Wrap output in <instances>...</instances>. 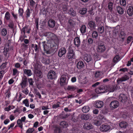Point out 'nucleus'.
<instances>
[{"label":"nucleus","instance_id":"obj_1","mask_svg":"<svg viewBox=\"0 0 133 133\" xmlns=\"http://www.w3.org/2000/svg\"><path fill=\"white\" fill-rule=\"evenodd\" d=\"M43 36L46 37L48 42L53 43H56L58 42L57 36L54 33L50 32H45L43 34Z\"/></svg>","mask_w":133,"mask_h":133},{"label":"nucleus","instance_id":"obj_2","mask_svg":"<svg viewBox=\"0 0 133 133\" xmlns=\"http://www.w3.org/2000/svg\"><path fill=\"white\" fill-rule=\"evenodd\" d=\"M42 44L44 51L46 53L50 54L52 52V48L54 46V44L48 42H46L44 41L43 42Z\"/></svg>","mask_w":133,"mask_h":133},{"label":"nucleus","instance_id":"obj_3","mask_svg":"<svg viewBox=\"0 0 133 133\" xmlns=\"http://www.w3.org/2000/svg\"><path fill=\"white\" fill-rule=\"evenodd\" d=\"M107 18L110 21V22L113 23L117 22L118 20L117 15L115 13H111L110 14H108Z\"/></svg>","mask_w":133,"mask_h":133},{"label":"nucleus","instance_id":"obj_4","mask_svg":"<svg viewBox=\"0 0 133 133\" xmlns=\"http://www.w3.org/2000/svg\"><path fill=\"white\" fill-rule=\"evenodd\" d=\"M113 128L111 127L110 125L106 124H103L100 127V130L101 132H106L111 130Z\"/></svg>","mask_w":133,"mask_h":133},{"label":"nucleus","instance_id":"obj_5","mask_svg":"<svg viewBox=\"0 0 133 133\" xmlns=\"http://www.w3.org/2000/svg\"><path fill=\"white\" fill-rule=\"evenodd\" d=\"M74 47L70 46L69 47L68 55V57L69 59L74 58L75 57V53L74 50Z\"/></svg>","mask_w":133,"mask_h":133},{"label":"nucleus","instance_id":"obj_6","mask_svg":"<svg viewBox=\"0 0 133 133\" xmlns=\"http://www.w3.org/2000/svg\"><path fill=\"white\" fill-rule=\"evenodd\" d=\"M57 77L56 72L53 70L49 71L48 74V78L51 80L55 79L57 78Z\"/></svg>","mask_w":133,"mask_h":133},{"label":"nucleus","instance_id":"obj_7","mask_svg":"<svg viewBox=\"0 0 133 133\" xmlns=\"http://www.w3.org/2000/svg\"><path fill=\"white\" fill-rule=\"evenodd\" d=\"M41 67L39 65L35 66V73L39 78L42 77V74L40 70Z\"/></svg>","mask_w":133,"mask_h":133},{"label":"nucleus","instance_id":"obj_8","mask_svg":"<svg viewBox=\"0 0 133 133\" xmlns=\"http://www.w3.org/2000/svg\"><path fill=\"white\" fill-rule=\"evenodd\" d=\"M119 105V103L118 102L116 101H112L110 104V107L112 109L117 108Z\"/></svg>","mask_w":133,"mask_h":133},{"label":"nucleus","instance_id":"obj_9","mask_svg":"<svg viewBox=\"0 0 133 133\" xmlns=\"http://www.w3.org/2000/svg\"><path fill=\"white\" fill-rule=\"evenodd\" d=\"M68 77L66 74L62 75L60 78V84L63 85L65 84V81L66 77Z\"/></svg>","mask_w":133,"mask_h":133},{"label":"nucleus","instance_id":"obj_10","mask_svg":"<svg viewBox=\"0 0 133 133\" xmlns=\"http://www.w3.org/2000/svg\"><path fill=\"white\" fill-rule=\"evenodd\" d=\"M105 49V47L103 44L98 45L97 48V50L99 52H102L104 51Z\"/></svg>","mask_w":133,"mask_h":133},{"label":"nucleus","instance_id":"obj_11","mask_svg":"<svg viewBox=\"0 0 133 133\" xmlns=\"http://www.w3.org/2000/svg\"><path fill=\"white\" fill-rule=\"evenodd\" d=\"M66 52V50L64 48H61L59 50L58 54V56L60 57H62L63 55L65 54Z\"/></svg>","mask_w":133,"mask_h":133},{"label":"nucleus","instance_id":"obj_12","mask_svg":"<svg viewBox=\"0 0 133 133\" xmlns=\"http://www.w3.org/2000/svg\"><path fill=\"white\" fill-rule=\"evenodd\" d=\"M93 128V126L89 122L85 123L83 126L84 129H87L90 130L92 129Z\"/></svg>","mask_w":133,"mask_h":133},{"label":"nucleus","instance_id":"obj_13","mask_svg":"<svg viewBox=\"0 0 133 133\" xmlns=\"http://www.w3.org/2000/svg\"><path fill=\"white\" fill-rule=\"evenodd\" d=\"M129 79V78L128 76L126 75H124L121 78H118L117 80V81L118 83H119L120 82L125 81L128 79Z\"/></svg>","mask_w":133,"mask_h":133},{"label":"nucleus","instance_id":"obj_14","mask_svg":"<svg viewBox=\"0 0 133 133\" xmlns=\"http://www.w3.org/2000/svg\"><path fill=\"white\" fill-rule=\"evenodd\" d=\"M119 100L122 102H125L127 100V97L124 94H121L119 95Z\"/></svg>","mask_w":133,"mask_h":133},{"label":"nucleus","instance_id":"obj_15","mask_svg":"<svg viewBox=\"0 0 133 133\" xmlns=\"http://www.w3.org/2000/svg\"><path fill=\"white\" fill-rule=\"evenodd\" d=\"M95 107L96 108H100L103 105V103L102 101H98L95 102Z\"/></svg>","mask_w":133,"mask_h":133},{"label":"nucleus","instance_id":"obj_16","mask_svg":"<svg viewBox=\"0 0 133 133\" xmlns=\"http://www.w3.org/2000/svg\"><path fill=\"white\" fill-rule=\"evenodd\" d=\"M74 43L76 47H79L80 44V41L79 38L78 37H76L74 39Z\"/></svg>","mask_w":133,"mask_h":133},{"label":"nucleus","instance_id":"obj_17","mask_svg":"<svg viewBox=\"0 0 133 133\" xmlns=\"http://www.w3.org/2000/svg\"><path fill=\"white\" fill-rule=\"evenodd\" d=\"M27 78H23L22 82L20 83V85L22 88H24L27 85Z\"/></svg>","mask_w":133,"mask_h":133},{"label":"nucleus","instance_id":"obj_18","mask_svg":"<svg viewBox=\"0 0 133 133\" xmlns=\"http://www.w3.org/2000/svg\"><path fill=\"white\" fill-rule=\"evenodd\" d=\"M60 125L61 128L64 129H66L68 126L67 122L65 121L61 122L60 123Z\"/></svg>","mask_w":133,"mask_h":133},{"label":"nucleus","instance_id":"obj_19","mask_svg":"<svg viewBox=\"0 0 133 133\" xmlns=\"http://www.w3.org/2000/svg\"><path fill=\"white\" fill-rule=\"evenodd\" d=\"M55 21L52 19H50L48 21V24L49 27L53 28L55 26Z\"/></svg>","mask_w":133,"mask_h":133},{"label":"nucleus","instance_id":"obj_20","mask_svg":"<svg viewBox=\"0 0 133 133\" xmlns=\"http://www.w3.org/2000/svg\"><path fill=\"white\" fill-rule=\"evenodd\" d=\"M84 58V60L88 62H89L92 59L91 56L89 55H85Z\"/></svg>","mask_w":133,"mask_h":133},{"label":"nucleus","instance_id":"obj_21","mask_svg":"<svg viewBox=\"0 0 133 133\" xmlns=\"http://www.w3.org/2000/svg\"><path fill=\"white\" fill-rule=\"evenodd\" d=\"M127 13L128 15L131 16L133 15V7L131 6L129 7L127 10Z\"/></svg>","mask_w":133,"mask_h":133},{"label":"nucleus","instance_id":"obj_22","mask_svg":"<svg viewBox=\"0 0 133 133\" xmlns=\"http://www.w3.org/2000/svg\"><path fill=\"white\" fill-rule=\"evenodd\" d=\"M67 89L69 90L72 91L77 89V88L75 86L69 85Z\"/></svg>","mask_w":133,"mask_h":133},{"label":"nucleus","instance_id":"obj_23","mask_svg":"<svg viewBox=\"0 0 133 133\" xmlns=\"http://www.w3.org/2000/svg\"><path fill=\"white\" fill-rule=\"evenodd\" d=\"M117 12L120 14H122L124 13V10L123 8L119 6H117L116 8Z\"/></svg>","mask_w":133,"mask_h":133},{"label":"nucleus","instance_id":"obj_24","mask_svg":"<svg viewBox=\"0 0 133 133\" xmlns=\"http://www.w3.org/2000/svg\"><path fill=\"white\" fill-rule=\"evenodd\" d=\"M68 13L71 15L73 16H75L76 15V13L74 11L72 8H71L68 11Z\"/></svg>","mask_w":133,"mask_h":133},{"label":"nucleus","instance_id":"obj_25","mask_svg":"<svg viewBox=\"0 0 133 133\" xmlns=\"http://www.w3.org/2000/svg\"><path fill=\"white\" fill-rule=\"evenodd\" d=\"M24 73L28 76H30L32 75V72L30 70L25 69L24 70Z\"/></svg>","mask_w":133,"mask_h":133},{"label":"nucleus","instance_id":"obj_26","mask_svg":"<svg viewBox=\"0 0 133 133\" xmlns=\"http://www.w3.org/2000/svg\"><path fill=\"white\" fill-rule=\"evenodd\" d=\"M107 88V86L106 85L104 86H102L100 87V89L101 93H105L107 92V90H106V88Z\"/></svg>","mask_w":133,"mask_h":133},{"label":"nucleus","instance_id":"obj_27","mask_svg":"<svg viewBox=\"0 0 133 133\" xmlns=\"http://www.w3.org/2000/svg\"><path fill=\"white\" fill-rule=\"evenodd\" d=\"M84 66L83 62L81 61H79L77 64V66L78 68L81 69L84 67Z\"/></svg>","mask_w":133,"mask_h":133},{"label":"nucleus","instance_id":"obj_28","mask_svg":"<svg viewBox=\"0 0 133 133\" xmlns=\"http://www.w3.org/2000/svg\"><path fill=\"white\" fill-rule=\"evenodd\" d=\"M90 110V108L88 106H84L82 108V110L84 113L87 112Z\"/></svg>","mask_w":133,"mask_h":133},{"label":"nucleus","instance_id":"obj_29","mask_svg":"<svg viewBox=\"0 0 133 133\" xmlns=\"http://www.w3.org/2000/svg\"><path fill=\"white\" fill-rule=\"evenodd\" d=\"M128 125L126 122H122L119 124V126L122 128H125Z\"/></svg>","mask_w":133,"mask_h":133},{"label":"nucleus","instance_id":"obj_30","mask_svg":"<svg viewBox=\"0 0 133 133\" xmlns=\"http://www.w3.org/2000/svg\"><path fill=\"white\" fill-rule=\"evenodd\" d=\"M103 73L102 72L99 71H96L95 73V76L96 77L101 78L102 77Z\"/></svg>","mask_w":133,"mask_h":133},{"label":"nucleus","instance_id":"obj_31","mask_svg":"<svg viewBox=\"0 0 133 133\" xmlns=\"http://www.w3.org/2000/svg\"><path fill=\"white\" fill-rule=\"evenodd\" d=\"M89 26L90 27V28L91 29H94L95 27V23L92 21H90L89 22Z\"/></svg>","mask_w":133,"mask_h":133},{"label":"nucleus","instance_id":"obj_32","mask_svg":"<svg viewBox=\"0 0 133 133\" xmlns=\"http://www.w3.org/2000/svg\"><path fill=\"white\" fill-rule=\"evenodd\" d=\"M87 8H84L81 9L79 11V12L81 14L84 15L87 12Z\"/></svg>","mask_w":133,"mask_h":133},{"label":"nucleus","instance_id":"obj_33","mask_svg":"<svg viewBox=\"0 0 133 133\" xmlns=\"http://www.w3.org/2000/svg\"><path fill=\"white\" fill-rule=\"evenodd\" d=\"M54 131L55 133H60L61 132L60 128L57 126H56L54 128Z\"/></svg>","mask_w":133,"mask_h":133},{"label":"nucleus","instance_id":"obj_34","mask_svg":"<svg viewBox=\"0 0 133 133\" xmlns=\"http://www.w3.org/2000/svg\"><path fill=\"white\" fill-rule=\"evenodd\" d=\"M81 118L82 119L87 120L89 118V116L87 115L83 114L81 115Z\"/></svg>","mask_w":133,"mask_h":133},{"label":"nucleus","instance_id":"obj_35","mask_svg":"<svg viewBox=\"0 0 133 133\" xmlns=\"http://www.w3.org/2000/svg\"><path fill=\"white\" fill-rule=\"evenodd\" d=\"M17 123L18 125V127H19L21 129H23V124L22 122L21 121L20 119H19L17 120Z\"/></svg>","mask_w":133,"mask_h":133},{"label":"nucleus","instance_id":"obj_36","mask_svg":"<svg viewBox=\"0 0 133 133\" xmlns=\"http://www.w3.org/2000/svg\"><path fill=\"white\" fill-rule=\"evenodd\" d=\"M13 75L14 76H17L19 73V72L16 69H14L13 70Z\"/></svg>","mask_w":133,"mask_h":133},{"label":"nucleus","instance_id":"obj_37","mask_svg":"<svg viewBox=\"0 0 133 133\" xmlns=\"http://www.w3.org/2000/svg\"><path fill=\"white\" fill-rule=\"evenodd\" d=\"M86 27L85 25H82L80 31L82 33H84L86 32Z\"/></svg>","mask_w":133,"mask_h":133},{"label":"nucleus","instance_id":"obj_38","mask_svg":"<svg viewBox=\"0 0 133 133\" xmlns=\"http://www.w3.org/2000/svg\"><path fill=\"white\" fill-rule=\"evenodd\" d=\"M104 30V27L103 26L99 27L98 29V32L100 34L103 33Z\"/></svg>","mask_w":133,"mask_h":133},{"label":"nucleus","instance_id":"obj_39","mask_svg":"<svg viewBox=\"0 0 133 133\" xmlns=\"http://www.w3.org/2000/svg\"><path fill=\"white\" fill-rule=\"evenodd\" d=\"M5 18L7 20H8L10 19V14L9 12H7L5 14Z\"/></svg>","mask_w":133,"mask_h":133},{"label":"nucleus","instance_id":"obj_40","mask_svg":"<svg viewBox=\"0 0 133 133\" xmlns=\"http://www.w3.org/2000/svg\"><path fill=\"white\" fill-rule=\"evenodd\" d=\"M23 103L25 104V106L28 107L29 106V101L28 99H25L23 101Z\"/></svg>","mask_w":133,"mask_h":133},{"label":"nucleus","instance_id":"obj_41","mask_svg":"<svg viewBox=\"0 0 133 133\" xmlns=\"http://www.w3.org/2000/svg\"><path fill=\"white\" fill-rule=\"evenodd\" d=\"M7 65V63L5 62L2 64L0 66V69L2 70H4V69L6 67Z\"/></svg>","mask_w":133,"mask_h":133},{"label":"nucleus","instance_id":"obj_42","mask_svg":"<svg viewBox=\"0 0 133 133\" xmlns=\"http://www.w3.org/2000/svg\"><path fill=\"white\" fill-rule=\"evenodd\" d=\"M125 34L124 32L123 31H121L120 33L119 37L122 39H124L125 37Z\"/></svg>","mask_w":133,"mask_h":133},{"label":"nucleus","instance_id":"obj_43","mask_svg":"<svg viewBox=\"0 0 133 133\" xmlns=\"http://www.w3.org/2000/svg\"><path fill=\"white\" fill-rule=\"evenodd\" d=\"M5 72V71L4 70H2L0 71V81L2 79L4 75Z\"/></svg>","mask_w":133,"mask_h":133},{"label":"nucleus","instance_id":"obj_44","mask_svg":"<svg viewBox=\"0 0 133 133\" xmlns=\"http://www.w3.org/2000/svg\"><path fill=\"white\" fill-rule=\"evenodd\" d=\"M120 60V57L118 55L116 56L114 58V62H117Z\"/></svg>","mask_w":133,"mask_h":133},{"label":"nucleus","instance_id":"obj_45","mask_svg":"<svg viewBox=\"0 0 133 133\" xmlns=\"http://www.w3.org/2000/svg\"><path fill=\"white\" fill-rule=\"evenodd\" d=\"M108 8L110 11H111L113 9V3L111 2H109L108 4Z\"/></svg>","mask_w":133,"mask_h":133},{"label":"nucleus","instance_id":"obj_46","mask_svg":"<svg viewBox=\"0 0 133 133\" xmlns=\"http://www.w3.org/2000/svg\"><path fill=\"white\" fill-rule=\"evenodd\" d=\"M34 131L33 128H29L26 131V133H33Z\"/></svg>","mask_w":133,"mask_h":133},{"label":"nucleus","instance_id":"obj_47","mask_svg":"<svg viewBox=\"0 0 133 133\" xmlns=\"http://www.w3.org/2000/svg\"><path fill=\"white\" fill-rule=\"evenodd\" d=\"M7 34V31L5 29H3L1 31V34L3 36H5Z\"/></svg>","mask_w":133,"mask_h":133},{"label":"nucleus","instance_id":"obj_48","mask_svg":"<svg viewBox=\"0 0 133 133\" xmlns=\"http://www.w3.org/2000/svg\"><path fill=\"white\" fill-rule=\"evenodd\" d=\"M92 36L94 38H97L98 36L97 32L96 31H93L92 34Z\"/></svg>","mask_w":133,"mask_h":133},{"label":"nucleus","instance_id":"obj_49","mask_svg":"<svg viewBox=\"0 0 133 133\" xmlns=\"http://www.w3.org/2000/svg\"><path fill=\"white\" fill-rule=\"evenodd\" d=\"M69 23L72 26L75 24V22L72 19H70L69 20Z\"/></svg>","mask_w":133,"mask_h":133},{"label":"nucleus","instance_id":"obj_50","mask_svg":"<svg viewBox=\"0 0 133 133\" xmlns=\"http://www.w3.org/2000/svg\"><path fill=\"white\" fill-rule=\"evenodd\" d=\"M60 104V102H58L56 104H54L52 105V107L56 109L59 107V105Z\"/></svg>","mask_w":133,"mask_h":133},{"label":"nucleus","instance_id":"obj_51","mask_svg":"<svg viewBox=\"0 0 133 133\" xmlns=\"http://www.w3.org/2000/svg\"><path fill=\"white\" fill-rule=\"evenodd\" d=\"M106 90H107V91H109L110 92H113L114 91V89L111 87H107Z\"/></svg>","mask_w":133,"mask_h":133},{"label":"nucleus","instance_id":"obj_52","mask_svg":"<svg viewBox=\"0 0 133 133\" xmlns=\"http://www.w3.org/2000/svg\"><path fill=\"white\" fill-rule=\"evenodd\" d=\"M119 3L121 5L124 6L126 5V3L125 0H120Z\"/></svg>","mask_w":133,"mask_h":133},{"label":"nucleus","instance_id":"obj_53","mask_svg":"<svg viewBox=\"0 0 133 133\" xmlns=\"http://www.w3.org/2000/svg\"><path fill=\"white\" fill-rule=\"evenodd\" d=\"M94 123L95 125L98 126L101 124V122L100 121H95Z\"/></svg>","mask_w":133,"mask_h":133},{"label":"nucleus","instance_id":"obj_54","mask_svg":"<svg viewBox=\"0 0 133 133\" xmlns=\"http://www.w3.org/2000/svg\"><path fill=\"white\" fill-rule=\"evenodd\" d=\"M23 10L22 8L19 9L18 10V13L20 16H22L23 15Z\"/></svg>","mask_w":133,"mask_h":133},{"label":"nucleus","instance_id":"obj_55","mask_svg":"<svg viewBox=\"0 0 133 133\" xmlns=\"http://www.w3.org/2000/svg\"><path fill=\"white\" fill-rule=\"evenodd\" d=\"M8 50L6 48H4V51H3V54L5 56H7L8 53Z\"/></svg>","mask_w":133,"mask_h":133},{"label":"nucleus","instance_id":"obj_56","mask_svg":"<svg viewBox=\"0 0 133 133\" xmlns=\"http://www.w3.org/2000/svg\"><path fill=\"white\" fill-rule=\"evenodd\" d=\"M11 14L14 19L16 20L18 18L17 15V14H15L14 12H12Z\"/></svg>","mask_w":133,"mask_h":133},{"label":"nucleus","instance_id":"obj_57","mask_svg":"<svg viewBox=\"0 0 133 133\" xmlns=\"http://www.w3.org/2000/svg\"><path fill=\"white\" fill-rule=\"evenodd\" d=\"M132 39V37L130 36H129L127 39V41L128 43H129Z\"/></svg>","mask_w":133,"mask_h":133},{"label":"nucleus","instance_id":"obj_58","mask_svg":"<svg viewBox=\"0 0 133 133\" xmlns=\"http://www.w3.org/2000/svg\"><path fill=\"white\" fill-rule=\"evenodd\" d=\"M30 12L29 9H28L26 11V14L27 17H29L30 16Z\"/></svg>","mask_w":133,"mask_h":133},{"label":"nucleus","instance_id":"obj_59","mask_svg":"<svg viewBox=\"0 0 133 133\" xmlns=\"http://www.w3.org/2000/svg\"><path fill=\"white\" fill-rule=\"evenodd\" d=\"M95 92L97 94L101 93V91L100 89V87L99 88H96L95 89Z\"/></svg>","mask_w":133,"mask_h":133},{"label":"nucleus","instance_id":"obj_60","mask_svg":"<svg viewBox=\"0 0 133 133\" xmlns=\"http://www.w3.org/2000/svg\"><path fill=\"white\" fill-rule=\"evenodd\" d=\"M27 30V27L26 26H25L21 30V32H23L24 34H25V31L26 30Z\"/></svg>","mask_w":133,"mask_h":133},{"label":"nucleus","instance_id":"obj_61","mask_svg":"<svg viewBox=\"0 0 133 133\" xmlns=\"http://www.w3.org/2000/svg\"><path fill=\"white\" fill-rule=\"evenodd\" d=\"M15 123H13L11 124L9 126H8V130L10 129V128H12L14 126L15 124Z\"/></svg>","mask_w":133,"mask_h":133},{"label":"nucleus","instance_id":"obj_62","mask_svg":"<svg viewBox=\"0 0 133 133\" xmlns=\"http://www.w3.org/2000/svg\"><path fill=\"white\" fill-rule=\"evenodd\" d=\"M29 82L30 85H32L33 84V83L34 82L33 81L32 79L30 78L29 79Z\"/></svg>","mask_w":133,"mask_h":133},{"label":"nucleus","instance_id":"obj_63","mask_svg":"<svg viewBox=\"0 0 133 133\" xmlns=\"http://www.w3.org/2000/svg\"><path fill=\"white\" fill-rule=\"evenodd\" d=\"M22 92L25 95H27L29 92V91L27 89H25L23 90Z\"/></svg>","mask_w":133,"mask_h":133},{"label":"nucleus","instance_id":"obj_64","mask_svg":"<svg viewBox=\"0 0 133 133\" xmlns=\"http://www.w3.org/2000/svg\"><path fill=\"white\" fill-rule=\"evenodd\" d=\"M15 66L17 68H19L21 67V65L19 63H15Z\"/></svg>","mask_w":133,"mask_h":133}]
</instances>
